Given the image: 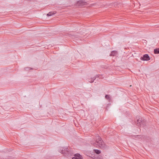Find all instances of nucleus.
Returning a JSON list of instances; mask_svg holds the SVG:
<instances>
[{"mask_svg":"<svg viewBox=\"0 0 159 159\" xmlns=\"http://www.w3.org/2000/svg\"><path fill=\"white\" fill-rule=\"evenodd\" d=\"M96 79V77L95 76H94L93 78H91V80L90 81H89V82L90 83H93V82L94 80Z\"/></svg>","mask_w":159,"mask_h":159,"instance_id":"11","label":"nucleus"},{"mask_svg":"<svg viewBox=\"0 0 159 159\" xmlns=\"http://www.w3.org/2000/svg\"><path fill=\"white\" fill-rule=\"evenodd\" d=\"M117 52L116 51H113L111 52V53L110 54L111 56H114L117 54Z\"/></svg>","mask_w":159,"mask_h":159,"instance_id":"7","label":"nucleus"},{"mask_svg":"<svg viewBox=\"0 0 159 159\" xmlns=\"http://www.w3.org/2000/svg\"><path fill=\"white\" fill-rule=\"evenodd\" d=\"M154 53L155 54L159 53V48L155 49L154 50Z\"/></svg>","mask_w":159,"mask_h":159,"instance_id":"9","label":"nucleus"},{"mask_svg":"<svg viewBox=\"0 0 159 159\" xmlns=\"http://www.w3.org/2000/svg\"><path fill=\"white\" fill-rule=\"evenodd\" d=\"M77 4L79 6L82 7L86 5L87 3L86 2H84L83 0H80L77 2Z\"/></svg>","mask_w":159,"mask_h":159,"instance_id":"4","label":"nucleus"},{"mask_svg":"<svg viewBox=\"0 0 159 159\" xmlns=\"http://www.w3.org/2000/svg\"><path fill=\"white\" fill-rule=\"evenodd\" d=\"M25 70H29L30 69V68H29V67H27L25 68Z\"/></svg>","mask_w":159,"mask_h":159,"instance_id":"14","label":"nucleus"},{"mask_svg":"<svg viewBox=\"0 0 159 159\" xmlns=\"http://www.w3.org/2000/svg\"><path fill=\"white\" fill-rule=\"evenodd\" d=\"M56 13V12L55 11L54 12H50L48 13L47 14V16H50L52 15H53Z\"/></svg>","mask_w":159,"mask_h":159,"instance_id":"8","label":"nucleus"},{"mask_svg":"<svg viewBox=\"0 0 159 159\" xmlns=\"http://www.w3.org/2000/svg\"><path fill=\"white\" fill-rule=\"evenodd\" d=\"M150 57L147 54H145L143 57H140V59L143 61H148L150 60Z\"/></svg>","mask_w":159,"mask_h":159,"instance_id":"3","label":"nucleus"},{"mask_svg":"<svg viewBox=\"0 0 159 159\" xmlns=\"http://www.w3.org/2000/svg\"><path fill=\"white\" fill-rule=\"evenodd\" d=\"M95 142H92L91 143L94 146H98L101 149L105 150L107 148V146L102 139L99 136L96 137Z\"/></svg>","mask_w":159,"mask_h":159,"instance_id":"1","label":"nucleus"},{"mask_svg":"<svg viewBox=\"0 0 159 159\" xmlns=\"http://www.w3.org/2000/svg\"><path fill=\"white\" fill-rule=\"evenodd\" d=\"M134 137L136 138H140L141 137V136L140 135H135Z\"/></svg>","mask_w":159,"mask_h":159,"instance_id":"13","label":"nucleus"},{"mask_svg":"<svg viewBox=\"0 0 159 159\" xmlns=\"http://www.w3.org/2000/svg\"><path fill=\"white\" fill-rule=\"evenodd\" d=\"M66 148H64L61 147L59 149V152L62 154H64L66 152Z\"/></svg>","mask_w":159,"mask_h":159,"instance_id":"6","label":"nucleus"},{"mask_svg":"<svg viewBox=\"0 0 159 159\" xmlns=\"http://www.w3.org/2000/svg\"><path fill=\"white\" fill-rule=\"evenodd\" d=\"M105 98L107 99H108V100H110L111 99L110 97V96L108 95H105Z\"/></svg>","mask_w":159,"mask_h":159,"instance_id":"12","label":"nucleus"},{"mask_svg":"<svg viewBox=\"0 0 159 159\" xmlns=\"http://www.w3.org/2000/svg\"><path fill=\"white\" fill-rule=\"evenodd\" d=\"M9 159V158H8V159Z\"/></svg>","mask_w":159,"mask_h":159,"instance_id":"15","label":"nucleus"},{"mask_svg":"<svg viewBox=\"0 0 159 159\" xmlns=\"http://www.w3.org/2000/svg\"><path fill=\"white\" fill-rule=\"evenodd\" d=\"M93 151L97 154H99L101 153L100 151L98 149H94Z\"/></svg>","mask_w":159,"mask_h":159,"instance_id":"10","label":"nucleus"},{"mask_svg":"<svg viewBox=\"0 0 159 159\" xmlns=\"http://www.w3.org/2000/svg\"><path fill=\"white\" fill-rule=\"evenodd\" d=\"M136 123L138 126L143 127L145 125V121L141 118H139L137 120Z\"/></svg>","mask_w":159,"mask_h":159,"instance_id":"2","label":"nucleus"},{"mask_svg":"<svg viewBox=\"0 0 159 159\" xmlns=\"http://www.w3.org/2000/svg\"><path fill=\"white\" fill-rule=\"evenodd\" d=\"M74 156V157L72 158V159H82L81 156L79 154H75Z\"/></svg>","mask_w":159,"mask_h":159,"instance_id":"5","label":"nucleus"}]
</instances>
